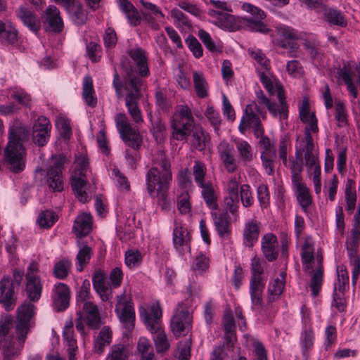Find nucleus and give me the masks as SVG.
<instances>
[{
	"label": "nucleus",
	"mask_w": 360,
	"mask_h": 360,
	"mask_svg": "<svg viewBox=\"0 0 360 360\" xmlns=\"http://www.w3.org/2000/svg\"><path fill=\"white\" fill-rule=\"evenodd\" d=\"M129 55L135 63L136 69L125 62L122 63L123 79L115 70L113 75L112 86L118 99H123L131 120L136 124L143 122L141 110L139 101L143 96L145 82L142 79L149 75L146 52L137 48L129 51Z\"/></svg>",
	"instance_id": "f257e3e1"
},
{
	"label": "nucleus",
	"mask_w": 360,
	"mask_h": 360,
	"mask_svg": "<svg viewBox=\"0 0 360 360\" xmlns=\"http://www.w3.org/2000/svg\"><path fill=\"white\" fill-rule=\"evenodd\" d=\"M172 180L171 165L165 152L158 149L153 155L152 167L146 175L147 189L153 197L158 198V204L162 209L169 205L167 192Z\"/></svg>",
	"instance_id": "f03ea898"
},
{
	"label": "nucleus",
	"mask_w": 360,
	"mask_h": 360,
	"mask_svg": "<svg viewBox=\"0 0 360 360\" xmlns=\"http://www.w3.org/2000/svg\"><path fill=\"white\" fill-rule=\"evenodd\" d=\"M35 306L30 302H25L17 310L15 333L19 346L8 338L1 340L4 360H15L20 355L29 331L30 319L34 314Z\"/></svg>",
	"instance_id": "7ed1b4c3"
},
{
	"label": "nucleus",
	"mask_w": 360,
	"mask_h": 360,
	"mask_svg": "<svg viewBox=\"0 0 360 360\" xmlns=\"http://www.w3.org/2000/svg\"><path fill=\"white\" fill-rule=\"evenodd\" d=\"M301 259L305 271L312 269V262L315 260L316 267L314 271L309 284L311 295L316 297L321 290L323 281V257L321 251L318 250L316 256L314 255V243L311 237L305 238L301 250Z\"/></svg>",
	"instance_id": "20e7f679"
},
{
	"label": "nucleus",
	"mask_w": 360,
	"mask_h": 360,
	"mask_svg": "<svg viewBox=\"0 0 360 360\" xmlns=\"http://www.w3.org/2000/svg\"><path fill=\"white\" fill-rule=\"evenodd\" d=\"M162 309L158 303L153 304L149 309H140V318L147 329L153 334L156 333L153 341L158 353H164L169 347L166 334L162 330Z\"/></svg>",
	"instance_id": "39448f33"
},
{
	"label": "nucleus",
	"mask_w": 360,
	"mask_h": 360,
	"mask_svg": "<svg viewBox=\"0 0 360 360\" xmlns=\"http://www.w3.org/2000/svg\"><path fill=\"white\" fill-rule=\"evenodd\" d=\"M360 245V204L354 215L352 227L350 233L346 237L345 247L349 258L350 264L353 266L352 281L355 285L358 276L360 275V256L359 247Z\"/></svg>",
	"instance_id": "423d86ee"
},
{
	"label": "nucleus",
	"mask_w": 360,
	"mask_h": 360,
	"mask_svg": "<svg viewBox=\"0 0 360 360\" xmlns=\"http://www.w3.org/2000/svg\"><path fill=\"white\" fill-rule=\"evenodd\" d=\"M76 168L71 176V186L76 198L82 202L89 201L87 176L90 172L89 160L84 157L77 160Z\"/></svg>",
	"instance_id": "0eeeda50"
},
{
	"label": "nucleus",
	"mask_w": 360,
	"mask_h": 360,
	"mask_svg": "<svg viewBox=\"0 0 360 360\" xmlns=\"http://www.w3.org/2000/svg\"><path fill=\"white\" fill-rule=\"evenodd\" d=\"M115 122L124 144L132 150H139L143 143L142 136L138 129L132 127L127 115L123 112L116 114Z\"/></svg>",
	"instance_id": "6e6552de"
},
{
	"label": "nucleus",
	"mask_w": 360,
	"mask_h": 360,
	"mask_svg": "<svg viewBox=\"0 0 360 360\" xmlns=\"http://www.w3.org/2000/svg\"><path fill=\"white\" fill-rule=\"evenodd\" d=\"M210 4L213 8L208 9L207 14L213 24L228 31H235L238 28L235 17L226 12L227 4L225 1L210 0Z\"/></svg>",
	"instance_id": "1a4fd4ad"
},
{
	"label": "nucleus",
	"mask_w": 360,
	"mask_h": 360,
	"mask_svg": "<svg viewBox=\"0 0 360 360\" xmlns=\"http://www.w3.org/2000/svg\"><path fill=\"white\" fill-rule=\"evenodd\" d=\"M4 162L14 173L21 172L25 167V149L19 139L11 138L4 150Z\"/></svg>",
	"instance_id": "9d476101"
},
{
	"label": "nucleus",
	"mask_w": 360,
	"mask_h": 360,
	"mask_svg": "<svg viewBox=\"0 0 360 360\" xmlns=\"http://www.w3.org/2000/svg\"><path fill=\"white\" fill-rule=\"evenodd\" d=\"M243 9L249 15L244 16L240 20L243 27L248 31L266 34L269 29L263 22L266 14L261 8L249 3L243 5Z\"/></svg>",
	"instance_id": "9b49d317"
},
{
	"label": "nucleus",
	"mask_w": 360,
	"mask_h": 360,
	"mask_svg": "<svg viewBox=\"0 0 360 360\" xmlns=\"http://www.w3.org/2000/svg\"><path fill=\"white\" fill-rule=\"evenodd\" d=\"M185 141L191 150L203 152L211 142V136L201 124L183 130L181 127V141Z\"/></svg>",
	"instance_id": "f8f14e48"
},
{
	"label": "nucleus",
	"mask_w": 360,
	"mask_h": 360,
	"mask_svg": "<svg viewBox=\"0 0 360 360\" xmlns=\"http://www.w3.org/2000/svg\"><path fill=\"white\" fill-rule=\"evenodd\" d=\"M118 300L115 306V311L123 327L130 331L134 328L135 321V311L130 299L124 294L117 297Z\"/></svg>",
	"instance_id": "ddd939ff"
},
{
	"label": "nucleus",
	"mask_w": 360,
	"mask_h": 360,
	"mask_svg": "<svg viewBox=\"0 0 360 360\" xmlns=\"http://www.w3.org/2000/svg\"><path fill=\"white\" fill-rule=\"evenodd\" d=\"M278 34L280 37L278 46L288 50L289 57H296L299 44L297 42L298 36L295 30L290 27L281 26L278 28Z\"/></svg>",
	"instance_id": "4468645a"
},
{
	"label": "nucleus",
	"mask_w": 360,
	"mask_h": 360,
	"mask_svg": "<svg viewBox=\"0 0 360 360\" xmlns=\"http://www.w3.org/2000/svg\"><path fill=\"white\" fill-rule=\"evenodd\" d=\"M51 124L49 120L40 116L36 120L32 127V140L39 146H45L50 138Z\"/></svg>",
	"instance_id": "2eb2a0df"
},
{
	"label": "nucleus",
	"mask_w": 360,
	"mask_h": 360,
	"mask_svg": "<svg viewBox=\"0 0 360 360\" xmlns=\"http://www.w3.org/2000/svg\"><path fill=\"white\" fill-rule=\"evenodd\" d=\"M193 316L189 311H181V335L185 337L184 347L181 348V360H189L191 358V348L192 345L191 330Z\"/></svg>",
	"instance_id": "dca6fc26"
},
{
	"label": "nucleus",
	"mask_w": 360,
	"mask_h": 360,
	"mask_svg": "<svg viewBox=\"0 0 360 360\" xmlns=\"http://www.w3.org/2000/svg\"><path fill=\"white\" fill-rule=\"evenodd\" d=\"M339 76L343 80L347 89L354 98L358 96L357 88H360V70H353L344 65L339 71Z\"/></svg>",
	"instance_id": "f3484780"
},
{
	"label": "nucleus",
	"mask_w": 360,
	"mask_h": 360,
	"mask_svg": "<svg viewBox=\"0 0 360 360\" xmlns=\"http://www.w3.org/2000/svg\"><path fill=\"white\" fill-rule=\"evenodd\" d=\"M217 153L226 170L229 173H233L238 169L237 160L234 155V148L226 141H221L217 146Z\"/></svg>",
	"instance_id": "a211bd4d"
},
{
	"label": "nucleus",
	"mask_w": 360,
	"mask_h": 360,
	"mask_svg": "<svg viewBox=\"0 0 360 360\" xmlns=\"http://www.w3.org/2000/svg\"><path fill=\"white\" fill-rule=\"evenodd\" d=\"M16 301L13 282L8 278H3L0 281V303L6 310L10 311L14 308Z\"/></svg>",
	"instance_id": "6ab92c4d"
},
{
	"label": "nucleus",
	"mask_w": 360,
	"mask_h": 360,
	"mask_svg": "<svg viewBox=\"0 0 360 360\" xmlns=\"http://www.w3.org/2000/svg\"><path fill=\"white\" fill-rule=\"evenodd\" d=\"M245 112L248 114V122L254 130L255 137L259 139L264 136V129L259 117V115L264 114L263 110L255 102H253L246 106Z\"/></svg>",
	"instance_id": "aec40b11"
},
{
	"label": "nucleus",
	"mask_w": 360,
	"mask_h": 360,
	"mask_svg": "<svg viewBox=\"0 0 360 360\" xmlns=\"http://www.w3.org/2000/svg\"><path fill=\"white\" fill-rule=\"evenodd\" d=\"M70 288L63 283H56L53 290V304L56 311H64L70 303Z\"/></svg>",
	"instance_id": "412c9836"
},
{
	"label": "nucleus",
	"mask_w": 360,
	"mask_h": 360,
	"mask_svg": "<svg viewBox=\"0 0 360 360\" xmlns=\"http://www.w3.org/2000/svg\"><path fill=\"white\" fill-rule=\"evenodd\" d=\"M26 284L25 292L30 301L35 302L41 296L43 285L39 276L34 274H25Z\"/></svg>",
	"instance_id": "4be33fe9"
},
{
	"label": "nucleus",
	"mask_w": 360,
	"mask_h": 360,
	"mask_svg": "<svg viewBox=\"0 0 360 360\" xmlns=\"http://www.w3.org/2000/svg\"><path fill=\"white\" fill-rule=\"evenodd\" d=\"M82 316H84L86 325L91 329H98L102 325L99 309L96 304L91 301H85L82 307Z\"/></svg>",
	"instance_id": "5701e85b"
},
{
	"label": "nucleus",
	"mask_w": 360,
	"mask_h": 360,
	"mask_svg": "<svg viewBox=\"0 0 360 360\" xmlns=\"http://www.w3.org/2000/svg\"><path fill=\"white\" fill-rule=\"evenodd\" d=\"M15 14L32 32L36 33L40 30V20L37 18L35 13L28 8L21 6L15 10Z\"/></svg>",
	"instance_id": "b1692460"
},
{
	"label": "nucleus",
	"mask_w": 360,
	"mask_h": 360,
	"mask_svg": "<svg viewBox=\"0 0 360 360\" xmlns=\"http://www.w3.org/2000/svg\"><path fill=\"white\" fill-rule=\"evenodd\" d=\"M277 246L278 240L274 234L268 233L262 236L261 240L262 251L266 259L270 262L275 261L278 256Z\"/></svg>",
	"instance_id": "393cba45"
},
{
	"label": "nucleus",
	"mask_w": 360,
	"mask_h": 360,
	"mask_svg": "<svg viewBox=\"0 0 360 360\" xmlns=\"http://www.w3.org/2000/svg\"><path fill=\"white\" fill-rule=\"evenodd\" d=\"M259 223L251 219L245 223L243 231V244L245 247L252 248L257 243L259 236Z\"/></svg>",
	"instance_id": "a878e982"
},
{
	"label": "nucleus",
	"mask_w": 360,
	"mask_h": 360,
	"mask_svg": "<svg viewBox=\"0 0 360 360\" xmlns=\"http://www.w3.org/2000/svg\"><path fill=\"white\" fill-rule=\"evenodd\" d=\"M307 139V141H302L300 148L295 150L301 151L302 158L304 155L305 166L308 169H312L313 167L319 165V158L315 151L313 138L308 136Z\"/></svg>",
	"instance_id": "bb28decb"
},
{
	"label": "nucleus",
	"mask_w": 360,
	"mask_h": 360,
	"mask_svg": "<svg viewBox=\"0 0 360 360\" xmlns=\"http://www.w3.org/2000/svg\"><path fill=\"white\" fill-rule=\"evenodd\" d=\"M44 18L45 19V22L49 24L51 31L55 33H60L63 31V19L61 18L60 11L56 6L53 5L49 6L44 11Z\"/></svg>",
	"instance_id": "cd10ccee"
},
{
	"label": "nucleus",
	"mask_w": 360,
	"mask_h": 360,
	"mask_svg": "<svg viewBox=\"0 0 360 360\" xmlns=\"http://www.w3.org/2000/svg\"><path fill=\"white\" fill-rule=\"evenodd\" d=\"M295 159L290 158L287 160V165H284L291 172L292 184L302 181L301 173L303 170V158L300 150H295Z\"/></svg>",
	"instance_id": "c85d7f7f"
},
{
	"label": "nucleus",
	"mask_w": 360,
	"mask_h": 360,
	"mask_svg": "<svg viewBox=\"0 0 360 360\" xmlns=\"http://www.w3.org/2000/svg\"><path fill=\"white\" fill-rule=\"evenodd\" d=\"M92 283L94 290L99 295L101 300L109 301L111 297V290L105 283L104 274L101 271H96L92 277Z\"/></svg>",
	"instance_id": "c756f323"
},
{
	"label": "nucleus",
	"mask_w": 360,
	"mask_h": 360,
	"mask_svg": "<svg viewBox=\"0 0 360 360\" xmlns=\"http://www.w3.org/2000/svg\"><path fill=\"white\" fill-rule=\"evenodd\" d=\"M212 217L215 229L220 238H224L231 233V223L227 213L212 212Z\"/></svg>",
	"instance_id": "7c9ffc66"
},
{
	"label": "nucleus",
	"mask_w": 360,
	"mask_h": 360,
	"mask_svg": "<svg viewBox=\"0 0 360 360\" xmlns=\"http://www.w3.org/2000/svg\"><path fill=\"white\" fill-rule=\"evenodd\" d=\"M238 152V156L243 165L250 164L254 158L255 154L252 146L245 140L236 139L234 141Z\"/></svg>",
	"instance_id": "2f4dec72"
},
{
	"label": "nucleus",
	"mask_w": 360,
	"mask_h": 360,
	"mask_svg": "<svg viewBox=\"0 0 360 360\" xmlns=\"http://www.w3.org/2000/svg\"><path fill=\"white\" fill-rule=\"evenodd\" d=\"M296 192V198L298 203L304 212H307L309 206L312 204V198L309 189L302 181L292 184Z\"/></svg>",
	"instance_id": "473e14b6"
},
{
	"label": "nucleus",
	"mask_w": 360,
	"mask_h": 360,
	"mask_svg": "<svg viewBox=\"0 0 360 360\" xmlns=\"http://www.w3.org/2000/svg\"><path fill=\"white\" fill-rule=\"evenodd\" d=\"M92 217L90 214L84 213L79 215L75 220L73 231L79 236H85L91 229Z\"/></svg>",
	"instance_id": "72a5a7b5"
},
{
	"label": "nucleus",
	"mask_w": 360,
	"mask_h": 360,
	"mask_svg": "<svg viewBox=\"0 0 360 360\" xmlns=\"http://www.w3.org/2000/svg\"><path fill=\"white\" fill-rule=\"evenodd\" d=\"M45 183L53 192H60L63 190V174L58 170L48 169L45 176Z\"/></svg>",
	"instance_id": "f704fd0d"
},
{
	"label": "nucleus",
	"mask_w": 360,
	"mask_h": 360,
	"mask_svg": "<svg viewBox=\"0 0 360 360\" xmlns=\"http://www.w3.org/2000/svg\"><path fill=\"white\" fill-rule=\"evenodd\" d=\"M193 82L196 95L200 98L209 96V84L204 75L198 71L193 72Z\"/></svg>",
	"instance_id": "c9c22d12"
},
{
	"label": "nucleus",
	"mask_w": 360,
	"mask_h": 360,
	"mask_svg": "<svg viewBox=\"0 0 360 360\" xmlns=\"http://www.w3.org/2000/svg\"><path fill=\"white\" fill-rule=\"evenodd\" d=\"M264 281H259L255 279L250 281V294L251 302L253 307H259L262 304V294L264 289Z\"/></svg>",
	"instance_id": "e433bc0d"
},
{
	"label": "nucleus",
	"mask_w": 360,
	"mask_h": 360,
	"mask_svg": "<svg viewBox=\"0 0 360 360\" xmlns=\"http://www.w3.org/2000/svg\"><path fill=\"white\" fill-rule=\"evenodd\" d=\"M82 96L86 103L92 108L97 105V98L93 85V81L90 76H86L83 80Z\"/></svg>",
	"instance_id": "4c0bfd02"
},
{
	"label": "nucleus",
	"mask_w": 360,
	"mask_h": 360,
	"mask_svg": "<svg viewBox=\"0 0 360 360\" xmlns=\"http://www.w3.org/2000/svg\"><path fill=\"white\" fill-rule=\"evenodd\" d=\"M70 19L77 25H82L87 20V12L83 8L82 4L76 1L67 11Z\"/></svg>",
	"instance_id": "58836bf2"
},
{
	"label": "nucleus",
	"mask_w": 360,
	"mask_h": 360,
	"mask_svg": "<svg viewBox=\"0 0 360 360\" xmlns=\"http://www.w3.org/2000/svg\"><path fill=\"white\" fill-rule=\"evenodd\" d=\"M112 341V330L110 327L104 326L100 331L94 342V350L98 354H101L105 347L109 345Z\"/></svg>",
	"instance_id": "ea45409f"
},
{
	"label": "nucleus",
	"mask_w": 360,
	"mask_h": 360,
	"mask_svg": "<svg viewBox=\"0 0 360 360\" xmlns=\"http://www.w3.org/2000/svg\"><path fill=\"white\" fill-rule=\"evenodd\" d=\"M199 187L202 188L201 194L207 205L211 210H216L218 205L212 183L207 181L203 186Z\"/></svg>",
	"instance_id": "a19ab883"
},
{
	"label": "nucleus",
	"mask_w": 360,
	"mask_h": 360,
	"mask_svg": "<svg viewBox=\"0 0 360 360\" xmlns=\"http://www.w3.org/2000/svg\"><path fill=\"white\" fill-rule=\"evenodd\" d=\"M345 200H346V210L348 212H353L356 207V193L355 189L354 181L352 179H348L345 186Z\"/></svg>",
	"instance_id": "79ce46f5"
},
{
	"label": "nucleus",
	"mask_w": 360,
	"mask_h": 360,
	"mask_svg": "<svg viewBox=\"0 0 360 360\" xmlns=\"http://www.w3.org/2000/svg\"><path fill=\"white\" fill-rule=\"evenodd\" d=\"M314 335L310 328H305L300 336V345L302 346V355L306 360H308V351L314 345Z\"/></svg>",
	"instance_id": "37998d69"
},
{
	"label": "nucleus",
	"mask_w": 360,
	"mask_h": 360,
	"mask_svg": "<svg viewBox=\"0 0 360 360\" xmlns=\"http://www.w3.org/2000/svg\"><path fill=\"white\" fill-rule=\"evenodd\" d=\"M137 349L141 354V360H156L153 347L148 339L141 338L138 342Z\"/></svg>",
	"instance_id": "c03bdc74"
},
{
	"label": "nucleus",
	"mask_w": 360,
	"mask_h": 360,
	"mask_svg": "<svg viewBox=\"0 0 360 360\" xmlns=\"http://www.w3.org/2000/svg\"><path fill=\"white\" fill-rule=\"evenodd\" d=\"M261 160L262 166L269 176L274 174V165L276 160V150L262 151Z\"/></svg>",
	"instance_id": "a18cd8bd"
},
{
	"label": "nucleus",
	"mask_w": 360,
	"mask_h": 360,
	"mask_svg": "<svg viewBox=\"0 0 360 360\" xmlns=\"http://www.w3.org/2000/svg\"><path fill=\"white\" fill-rule=\"evenodd\" d=\"M325 18L330 24L340 27H345L347 21L343 13L337 9L328 8L325 11Z\"/></svg>",
	"instance_id": "49530a36"
},
{
	"label": "nucleus",
	"mask_w": 360,
	"mask_h": 360,
	"mask_svg": "<svg viewBox=\"0 0 360 360\" xmlns=\"http://www.w3.org/2000/svg\"><path fill=\"white\" fill-rule=\"evenodd\" d=\"M18 32L15 28L9 26L6 27L5 23L0 20V39L2 43L13 44L17 41Z\"/></svg>",
	"instance_id": "de8ad7c7"
},
{
	"label": "nucleus",
	"mask_w": 360,
	"mask_h": 360,
	"mask_svg": "<svg viewBox=\"0 0 360 360\" xmlns=\"http://www.w3.org/2000/svg\"><path fill=\"white\" fill-rule=\"evenodd\" d=\"M200 124L195 120L191 108L188 105H181V127H183V130Z\"/></svg>",
	"instance_id": "09e8293b"
},
{
	"label": "nucleus",
	"mask_w": 360,
	"mask_h": 360,
	"mask_svg": "<svg viewBox=\"0 0 360 360\" xmlns=\"http://www.w3.org/2000/svg\"><path fill=\"white\" fill-rule=\"evenodd\" d=\"M266 262L258 257L257 255L251 259V278L250 280H257L264 281L262 278V274L264 273V264Z\"/></svg>",
	"instance_id": "8fccbe9b"
},
{
	"label": "nucleus",
	"mask_w": 360,
	"mask_h": 360,
	"mask_svg": "<svg viewBox=\"0 0 360 360\" xmlns=\"http://www.w3.org/2000/svg\"><path fill=\"white\" fill-rule=\"evenodd\" d=\"M93 255V250L91 247L86 245H82L77 255V261L79 266L77 270L82 271L85 265H86Z\"/></svg>",
	"instance_id": "3c124183"
},
{
	"label": "nucleus",
	"mask_w": 360,
	"mask_h": 360,
	"mask_svg": "<svg viewBox=\"0 0 360 360\" xmlns=\"http://www.w3.org/2000/svg\"><path fill=\"white\" fill-rule=\"evenodd\" d=\"M170 127L172 129L171 134V143L177 146L180 138V111L176 110L170 119Z\"/></svg>",
	"instance_id": "603ef678"
},
{
	"label": "nucleus",
	"mask_w": 360,
	"mask_h": 360,
	"mask_svg": "<svg viewBox=\"0 0 360 360\" xmlns=\"http://www.w3.org/2000/svg\"><path fill=\"white\" fill-rule=\"evenodd\" d=\"M207 169L205 165L199 160H195L193 167L194 181L198 186H202L207 183L205 181Z\"/></svg>",
	"instance_id": "864d4df0"
},
{
	"label": "nucleus",
	"mask_w": 360,
	"mask_h": 360,
	"mask_svg": "<svg viewBox=\"0 0 360 360\" xmlns=\"http://www.w3.org/2000/svg\"><path fill=\"white\" fill-rule=\"evenodd\" d=\"M205 115L210 124L213 127L215 133L219 134L221 119L219 113L216 110L213 106L207 105Z\"/></svg>",
	"instance_id": "5fc2aeb1"
},
{
	"label": "nucleus",
	"mask_w": 360,
	"mask_h": 360,
	"mask_svg": "<svg viewBox=\"0 0 360 360\" xmlns=\"http://www.w3.org/2000/svg\"><path fill=\"white\" fill-rule=\"evenodd\" d=\"M70 269V261L68 259H62L55 264L53 271L57 278L64 279L68 276Z\"/></svg>",
	"instance_id": "6e6d98bb"
},
{
	"label": "nucleus",
	"mask_w": 360,
	"mask_h": 360,
	"mask_svg": "<svg viewBox=\"0 0 360 360\" xmlns=\"http://www.w3.org/2000/svg\"><path fill=\"white\" fill-rule=\"evenodd\" d=\"M128 356L127 348L123 344H117L112 347L107 360H127Z\"/></svg>",
	"instance_id": "4d7b16f0"
},
{
	"label": "nucleus",
	"mask_w": 360,
	"mask_h": 360,
	"mask_svg": "<svg viewBox=\"0 0 360 360\" xmlns=\"http://www.w3.org/2000/svg\"><path fill=\"white\" fill-rule=\"evenodd\" d=\"M338 279L335 283V290L343 292L349 285L348 272L345 266H341L337 270Z\"/></svg>",
	"instance_id": "13d9d810"
},
{
	"label": "nucleus",
	"mask_w": 360,
	"mask_h": 360,
	"mask_svg": "<svg viewBox=\"0 0 360 360\" xmlns=\"http://www.w3.org/2000/svg\"><path fill=\"white\" fill-rule=\"evenodd\" d=\"M11 98L15 100L19 104L30 108L31 97L22 89H13L9 91Z\"/></svg>",
	"instance_id": "bf43d9fd"
},
{
	"label": "nucleus",
	"mask_w": 360,
	"mask_h": 360,
	"mask_svg": "<svg viewBox=\"0 0 360 360\" xmlns=\"http://www.w3.org/2000/svg\"><path fill=\"white\" fill-rule=\"evenodd\" d=\"M248 54L265 70L271 68L270 61L260 49H249Z\"/></svg>",
	"instance_id": "052dcab7"
},
{
	"label": "nucleus",
	"mask_w": 360,
	"mask_h": 360,
	"mask_svg": "<svg viewBox=\"0 0 360 360\" xmlns=\"http://www.w3.org/2000/svg\"><path fill=\"white\" fill-rule=\"evenodd\" d=\"M56 219L53 212L46 210L39 214L37 221L41 228L49 229L53 225Z\"/></svg>",
	"instance_id": "680f3d73"
},
{
	"label": "nucleus",
	"mask_w": 360,
	"mask_h": 360,
	"mask_svg": "<svg viewBox=\"0 0 360 360\" xmlns=\"http://www.w3.org/2000/svg\"><path fill=\"white\" fill-rule=\"evenodd\" d=\"M240 198L244 207H251L255 202L250 186L248 184H243L240 186Z\"/></svg>",
	"instance_id": "e2e57ef3"
},
{
	"label": "nucleus",
	"mask_w": 360,
	"mask_h": 360,
	"mask_svg": "<svg viewBox=\"0 0 360 360\" xmlns=\"http://www.w3.org/2000/svg\"><path fill=\"white\" fill-rule=\"evenodd\" d=\"M257 195L261 208H267L270 204V194L266 184L259 185L257 190Z\"/></svg>",
	"instance_id": "0e129e2a"
},
{
	"label": "nucleus",
	"mask_w": 360,
	"mask_h": 360,
	"mask_svg": "<svg viewBox=\"0 0 360 360\" xmlns=\"http://www.w3.org/2000/svg\"><path fill=\"white\" fill-rule=\"evenodd\" d=\"M335 118L338 122V127H344L347 124V113L345 108V104L342 101H338L335 105Z\"/></svg>",
	"instance_id": "69168bd1"
},
{
	"label": "nucleus",
	"mask_w": 360,
	"mask_h": 360,
	"mask_svg": "<svg viewBox=\"0 0 360 360\" xmlns=\"http://www.w3.org/2000/svg\"><path fill=\"white\" fill-rule=\"evenodd\" d=\"M209 258L204 254L200 252L196 255L191 265L193 271H205L209 268Z\"/></svg>",
	"instance_id": "338daca9"
},
{
	"label": "nucleus",
	"mask_w": 360,
	"mask_h": 360,
	"mask_svg": "<svg viewBox=\"0 0 360 360\" xmlns=\"http://www.w3.org/2000/svg\"><path fill=\"white\" fill-rule=\"evenodd\" d=\"M142 260V256L139 251L129 250L125 253V264L129 268L139 266Z\"/></svg>",
	"instance_id": "774afa93"
}]
</instances>
